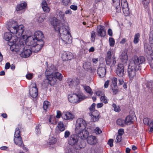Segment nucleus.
<instances>
[{"instance_id":"nucleus-1","label":"nucleus","mask_w":153,"mask_h":153,"mask_svg":"<svg viewBox=\"0 0 153 153\" xmlns=\"http://www.w3.org/2000/svg\"><path fill=\"white\" fill-rule=\"evenodd\" d=\"M145 61V58L142 56H134L130 62L128 69V76L130 80H132L135 77L136 72L141 69L140 64Z\"/></svg>"},{"instance_id":"nucleus-2","label":"nucleus","mask_w":153,"mask_h":153,"mask_svg":"<svg viewBox=\"0 0 153 153\" xmlns=\"http://www.w3.org/2000/svg\"><path fill=\"white\" fill-rule=\"evenodd\" d=\"M45 74L47 75V78L51 85H53L56 82L57 79L61 81L63 76L62 74L58 72L56 67L51 65L49 70L46 69Z\"/></svg>"},{"instance_id":"nucleus-3","label":"nucleus","mask_w":153,"mask_h":153,"mask_svg":"<svg viewBox=\"0 0 153 153\" xmlns=\"http://www.w3.org/2000/svg\"><path fill=\"white\" fill-rule=\"evenodd\" d=\"M87 125L86 121L82 118H78L76 121L75 132L81 139L86 138L89 134L88 131L85 129Z\"/></svg>"},{"instance_id":"nucleus-4","label":"nucleus","mask_w":153,"mask_h":153,"mask_svg":"<svg viewBox=\"0 0 153 153\" xmlns=\"http://www.w3.org/2000/svg\"><path fill=\"white\" fill-rule=\"evenodd\" d=\"M7 28L8 30L11 33L16 34L18 37L20 38L22 36L23 39L24 37H27V36L23 35L24 30V26L22 25H18L17 23L15 21H12L8 23Z\"/></svg>"},{"instance_id":"nucleus-5","label":"nucleus","mask_w":153,"mask_h":153,"mask_svg":"<svg viewBox=\"0 0 153 153\" xmlns=\"http://www.w3.org/2000/svg\"><path fill=\"white\" fill-rule=\"evenodd\" d=\"M12 49L13 51H21V50H23V51L20 53V56L24 58L29 57L32 54V52L30 46H28L27 48L25 47L24 43L22 41H20L19 43L12 45L11 48Z\"/></svg>"},{"instance_id":"nucleus-6","label":"nucleus","mask_w":153,"mask_h":153,"mask_svg":"<svg viewBox=\"0 0 153 153\" xmlns=\"http://www.w3.org/2000/svg\"><path fill=\"white\" fill-rule=\"evenodd\" d=\"M70 32V29L68 27H62L60 32H58L61 34L60 42L62 45L66 46L67 44L72 43V38Z\"/></svg>"},{"instance_id":"nucleus-7","label":"nucleus","mask_w":153,"mask_h":153,"mask_svg":"<svg viewBox=\"0 0 153 153\" xmlns=\"http://www.w3.org/2000/svg\"><path fill=\"white\" fill-rule=\"evenodd\" d=\"M76 134H72L68 138V143L76 149H80L85 146V142L84 141H78L79 136Z\"/></svg>"},{"instance_id":"nucleus-8","label":"nucleus","mask_w":153,"mask_h":153,"mask_svg":"<svg viewBox=\"0 0 153 153\" xmlns=\"http://www.w3.org/2000/svg\"><path fill=\"white\" fill-rule=\"evenodd\" d=\"M85 96L83 94H73L68 96V100L73 104H77L86 98Z\"/></svg>"},{"instance_id":"nucleus-9","label":"nucleus","mask_w":153,"mask_h":153,"mask_svg":"<svg viewBox=\"0 0 153 153\" xmlns=\"http://www.w3.org/2000/svg\"><path fill=\"white\" fill-rule=\"evenodd\" d=\"M105 60L107 65L110 67L115 65L116 63L115 57L112 50H110L107 52L105 57Z\"/></svg>"},{"instance_id":"nucleus-10","label":"nucleus","mask_w":153,"mask_h":153,"mask_svg":"<svg viewBox=\"0 0 153 153\" xmlns=\"http://www.w3.org/2000/svg\"><path fill=\"white\" fill-rule=\"evenodd\" d=\"M20 131L19 128L17 127L16 128L14 136V141L15 143L17 145L21 146L23 142L21 137Z\"/></svg>"},{"instance_id":"nucleus-11","label":"nucleus","mask_w":153,"mask_h":153,"mask_svg":"<svg viewBox=\"0 0 153 153\" xmlns=\"http://www.w3.org/2000/svg\"><path fill=\"white\" fill-rule=\"evenodd\" d=\"M149 41L151 47L147 44L144 46L145 51L147 53H150L151 49L153 51V30L150 33L149 37Z\"/></svg>"},{"instance_id":"nucleus-12","label":"nucleus","mask_w":153,"mask_h":153,"mask_svg":"<svg viewBox=\"0 0 153 153\" xmlns=\"http://www.w3.org/2000/svg\"><path fill=\"white\" fill-rule=\"evenodd\" d=\"M51 23L56 31L58 32H60L62 27H61V23L58 19L55 17L53 18L51 21Z\"/></svg>"},{"instance_id":"nucleus-13","label":"nucleus","mask_w":153,"mask_h":153,"mask_svg":"<svg viewBox=\"0 0 153 153\" xmlns=\"http://www.w3.org/2000/svg\"><path fill=\"white\" fill-rule=\"evenodd\" d=\"M44 44L43 41L37 42L33 46L30 47L32 51L36 53L39 51L42 47Z\"/></svg>"},{"instance_id":"nucleus-14","label":"nucleus","mask_w":153,"mask_h":153,"mask_svg":"<svg viewBox=\"0 0 153 153\" xmlns=\"http://www.w3.org/2000/svg\"><path fill=\"white\" fill-rule=\"evenodd\" d=\"M87 139V143L90 145H95L98 142V140L96 137L93 135H88L87 137L84 139H81L82 140Z\"/></svg>"},{"instance_id":"nucleus-15","label":"nucleus","mask_w":153,"mask_h":153,"mask_svg":"<svg viewBox=\"0 0 153 153\" xmlns=\"http://www.w3.org/2000/svg\"><path fill=\"white\" fill-rule=\"evenodd\" d=\"M117 74L120 77H122L125 74L124 66L123 64L118 65L116 71Z\"/></svg>"},{"instance_id":"nucleus-16","label":"nucleus","mask_w":153,"mask_h":153,"mask_svg":"<svg viewBox=\"0 0 153 153\" xmlns=\"http://www.w3.org/2000/svg\"><path fill=\"white\" fill-rule=\"evenodd\" d=\"M74 55L70 52H64L62 54V58L64 61L70 60L73 58Z\"/></svg>"},{"instance_id":"nucleus-17","label":"nucleus","mask_w":153,"mask_h":153,"mask_svg":"<svg viewBox=\"0 0 153 153\" xmlns=\"http://www.w3.org/2000/svg\"><path fill=\"white\" fill-rule=\"evenodd\" d=\"M29 93L30 96L33 98H35L37 96L38 89L35 83L33 84L32 88L30 89Z\"/></svg>"},{"instance_id":"nucleus-18","label":"nucleus","mask_w":153,"mask_h":153,"mask_svg":"<svg viewBox=\"0 0 153 153\" xmlns=\"http://www.w3.org/2000/svg\"><path fill=\"white\" fill-rule=\"evenodd\" d=\"M37 42V41L35 39H34L33 36H30L27 37L25 43L27 46L32 47Z\"/></svg>"},{"instance_id":"nucleus-19","label":"nucleus","mask_w":153,"mask_h":153,"mask_svg":"<svg viewBox=\"0 0 153 153\" xmlns=\"http://www.w3.org/2000/svg\"><path fill=\"white\" fill-rule=\"evenodd\" d=\"M33 37L37 42L43 41V39L44 38V36L42 33V31H36L34 33Z\"/></svg>"},{"instance_id":"nucleus-20","label":"nucleus","mask_w":153,"mask_h":153,"mask_svg":"<svg viewBox=\"0 0 153 153\" xmlns=\"http://www.w3.org/2000/svg\"><path fill=\"white\" fill-rule=\"evenodd\" d=\"M97 31L98 35L101 37H104L106 35L105 30L104 27L102 25L97 26Z\"/></svg>"},{"instance_id":"nucleus-21","label":"nucleus","mask_w":153,"mask_h":153,"mask_svg":"<svg viewBox=\"0 0 153 153\" xmlns=\"http://www.w3.org/2000/svg\"><path fill=\"white\" fill-rule=\"evenodd\" d=\"M92 121L95 122L98 120L100 115L99 113L97 110H94L89 114Z\"/></svg>"},{"instance_id":"nucleus-22","label":"nucleus","mask_w":153,"mask_h":153,"mask_svg":"<svg viewBox=\"0 0 153 153\" xmlns=\"http://www.w3.org/2000/svg\"><path fill=\"white\" fill-rule=\"evenodd\" d=\"M62 117L65 120H73L74 118V115L69 112H64L62 114Z\"/></svg>"},{"instance_id":"nucleus-23","label":"nucleus","mask_w":153,"mask_h":153,"mask_svg":"<svg viewBox=\"0 0 153 153\" xmlns=\"http://www.w3.org/2000/svg\"><path fill=\"white\" fill-rule=\"evenodd\" d=\"M112 0V5L115 8L116 12L118 13L120 12L121 9L120 5V0Z\"/></svg>"},{"instance_id":"nucleus-24","label":"nucleus","mask_w":153,"mask_h":153,"mask_svg":"<svg viewBox=\"0 0 153 153\" xmlns=\"http://www.w3.org/2000/svg\"><path fill=\"white\" fill-rule=\"evenodd\" d=\"M67 82L70 86L76 85L79 84V79L77 78L73 79L69 78L67 81Z\"/></svg>"},{"instance_id":"nucleus-25","label":"nucleus","mask_w":153,"mask_h":153,"mask_svg":"<svg viewBox=\"0 0 153 153\" xmlns=\"http://www.w3.org/2000/svg\"><path fill=\"white\" fill-rule=\"evenodd\" d=\"M41 6L44 12L46 13H49L50 10V8L48 6L46 1L42 0L41 4Z\"/></svg>"},{"instance_id":"nucleus-26","label":"nucleus","mask_w":153,"mask_h":153,"mask_svg":"<svg viewBox=\"0 0 153 153\" xmlns=\"http://www.w3.org/2000/svg\"><path fill=\"white\" fill-rule=\"evenodd\" d=\"M106 73V70L105 67H100L97 70V74L100 77L105 76Z\"/></svg>"},{"instance_id":"nucleus-27","label":"nucleus","mask_w":153,"mask_h":153,"mask_svg":"<svg viewBox=\"0 0 153 153\" xmlns=\"http://www.w3.org/2000/svg\"><path fill=\"white\" fill-rule=\"evenodd\" d=\"M121 5L124 15L125 16H128L129 13L128 3H124L123 4L122 3Z\"/></svg>"},{"instance_id":"nucleus-28","label":"nucleus","mask_w":153,"mask_h":153,"mask_svg":"<svg viewBox=\"0 0 153 153\" xmlns=\"http://www.w3.org/2000/svg\"><path fill=\"white\" fill-rule=\"evenodd\" d=\"M27 6L26 2H24L18 5L16 7V10L17 11H21V13L24 12Z\"/></svg>"},{"instance_id":"nucleus-29","label":"nucleus","mask_w":153,"mask_h":153,"mask_svg":"<svg viewBox=\"0 0 153 153\" xmlns=\"http://www.w3.org/2000/svg\"><path fill=\"white\" fill-rule=\"evenodd\" d=\"M46 17V15L44 13L40 15L38 14L36 15V17L35 18L36 20L39 22L41 23L44 21Z\"/></svg>"},{"instance_id":"nucleus-30","label":"nucleus","mask_w":153,"mask_h":153,"mask_svg":"<svg viewBox=\"0 0 153 153\" xmlns=\"http://www.w3.org/2000/svg\"><path fill=\"white\" fill-rule=\"evenodd\" d=\"M128 58L127 52L126 51H123L120 55V59L124 63H126L127 61Z\"/></svg>"},{"instance_id":"nucleus-31","label":"nucleus","mask_w":153,"mask_h":153,"mask_svg":"<svg viewBox=\"0 0 153 153\" xmlns=\"http://www.w3.org/2000/svg\"><path fill=\"white\" fill-rule=\"evenodd\" d=\"M146 87L149 92L153 93V82L152 81L147 82L146 83Z\"/></svg>"},{"instance_id":"nucleus-32","label":"nucleus","mask_w":153,"mask_h":153,"mask_svg":"<svg viewBox=\"0 0 153 153\" xmlns=\"http://www.w3.org/2000/svg\"><path fill=\"white\" fill-rule=\"evenodd\" d=\"M132 120V117L131 116H128L126 118L124 123L127 125H130L133 123Z\"/></svg>"},{"instance_id":"nucleus-33","label":"nucleus","mask_w":153,"mask_h":153,"mask_svg":"<svg viewBox=\"0 0 153 153\" xmlns=\"http://www.w3.org/2000/svg\"><path fill=\"white\" fill-rule=\"evenodd\" d=\"M57 129L61 131H62L65 129V125L63 122H59L57 126Z\"/></svg>"},{"instance_id":"nucleus-34","label":"nucleus","mask_w":153,"mask_h":153,"mask_svg":"<svg viewBox=\"0 0 153 153\" xmlns=\"http://www.w3.org/2000/svg\"><path fill=\"white\" fill-rule=\"evenodd\" d=\"M12 35L10 33H6L4 34V38L5 40L9 41L12 39Z\"/></svg>"},{"instance_id":"nucleus-35","label":"nucleus","mask_w":153,"mask_h":153,"mask_svg":"<svg viewBox=\"0 0 153 153\" xmlns=\"http://www.w3.org/2000/svg\"><path fill=\"white\" fill-rule=\"evenodd\" d=\"M82 86L84 88V89L87 92L89 93L91 95H92V91L90 87H89L88 86L84 85H82Z\"/></svg>"},{"instance_id":"nucleus-36","label":"nucleus","mask_w":153,"mask_h":153,"mask_svg":"<svg viewBox=\"0 0 153 153\" xmlns=\"http://www.w3.org/2000/svg\"><path fill=\"white\" fill-rule=\"evenodd\" d=\"M140 36V34L138 33H137L134 35L133 40V42L134 44H136L138 42Z\"/></svg>"},{"instance_id":"nucleus-37","label":"nucleus","mask_w":153,"mask_h":153,"mask_svg":"<svg viewBox=\"0 0 153 153\" xmlns=\"http://www.w3.org/2000/svg\"><path fill=\"white\" fill-rule=\"evenodd\" d=\"M142 4L145 8H147L150 2V0H142Z\"/></svg>"},{"instance_id":"nucleus-38","label":"nucleus","mask_w":153,"mask_h":153,"mask_svg":"<svg viewBox=\"0 0 153 153\" xmlns=\"http://www.w3.org/2000/svg\"><path fill=\"white\" fill-rule=\"evenodd\" d=\"M50 105V102L47 101H45L44 102L43 105V108L46 111L47 109L49 108Z\"/></svg>"},{"instance_id":"nucleus-39","label":"nucleus","mask_w":153,"mask_h":153,"mask_svg":"<svg viewBox=\"0 0 153 153\" xmlns=\"http://www.w3.org/2000/svg\"><path fill=\"white\" fill-rule=\"evenodd\" d=\"M65 14L62 11H59L58 15L60 18L61 20L65 21L66 19V18L65 16Z\"/></svg>"},{"instance_id":"nucleus-40","label":"nucleus","mask_w":153,"mask_h":153,"mask_svg":"<svg viewBox=\"0 0 153 153\" xmlns=\"http://www.w3.org/2000/svg\"><path fill=\"white\" fill-rule=\"evenodd\" d=\"M111 88L113 91V93L114 94H117L120 91L118 89L117 86H111Z\"/></svg>"},{"instance_id":"nucleus-41","label":"nucleus","mask_w":153,"mask_h":153,"mask_svg":"<svg viewBox=\"0 0 153 153\" xmlns=\"http://www.w3.org/2000/svg\"><path fill=\"white\" fill-rule=\"evenodd\" d=\"M41 125L38 124L36 125V128L35 131L37 134H39L41 133Z\"/></svg>"},{"instance_id":"nucleus-42","label":"nucleus","mask_w":153,"mask_h":153,"mask_svg":"<svg viewBox=\"0 0 153 153\" xmlns=\"http://www.w3.org/2000/svg\"><path fill=\"white\" fill-rule=\"evenodd\" d=\"M49 122L50 123L54 125H56L57 123L55 118L53 116H50L49 119Z\"/></svg>"},{"instance_id":"nucleus-43","label":"nucleus","mask_w":153,"mask_h":153,"mask_svg":"<svg viewBox=\"0 0 153 153\" xmlns=\"http://www.w3.org/2000/svg\"><path fill=\"white\" fill-rule=\"evenodd\" d=\"M116 123L118 125L120 126L121 127H123L124 125V123L125 122H124V120L122 119H118L117 120Z\"/></svg>"},{"instance_id":"nucleus-44","label":"nucleus","mask_w":153,"mask_h":153,"mask_svg":"<svg viewBox=\"0 0 153 153\" xmlns=\"http://www.w3.org/2000/svg\"><path fill=\"white\" fill-rule=\"evenodd\" d=\"M96 36V33L94 31H93L91 32V39L92 42H94L95 37Z\"/></svg>"},{"instance_id":"nucleus-45","label":"nucleus","mask_w":153,"mask_h":153,"mask_svg":"<svg viewBox=\"0 0 153 153\" xmlns=\"http://www.w3.org/2000/svg\"><path fill=\"white\" fill-rule=\"evenodd\" d=\"M117 79L116 77H113L111 79L112 83L111 86H117Z\"/></svg>"},{"instance_id":"nucleus-46","label":"nucleus","mask_w":153,"mask_h":153,"mask_svg":"<svg viewBox=\"0 0 153 153\" xmlns=\"http://www.w3.org/2000/svg\"><path fill=\"white\" fill-rule=\"evenodd\" d=\"M100 100L101 102L104 103H108L107 98L104 95L100 97Z\"/></svg>"},{"instance_id":"nucleus-47","label":"nucleus","mask_w":153,"mask_h":153,"mask_svg":"<svg viewBox=\"0 0 153 153\" xmlns=\"http://www.w3.org/2000/svg\"><path fill=\"white\" fill-rule=\"evenodd\" d=\"M109 42L110 46L111 47H113L115 44L114 39L112 38H109Z\"/></svg>"},{"instance_id":"nucleus-48","label":"nucleus","mask_w":153,"mask_h":153,"mask_svg":"<svg viewBox=\"0 0 153 153\" xmlns=\"http://www.w3.org/2000/svg\"><path fill=\"white\" fill-rule=\"evenodd\" d=\"M113 107L114 108V110L116 112H118L120 111V108L119 106L116 105L115 104H113L112 105Z\"/></svg>"},{"instance_id":"nucleus-49","label":"nucleus","mask_w":153,"mask_h":153,"mask_svg":"<svg viewBox=\"0 0 153 153\" xmlns=\"http://www.w3.org/2000/svg\"><path fill=\"white\" fill-rule=\"evenodd\" d=\"M94 132L96 134H101L102 131L98 127H96L94 129Z\"/></svg>"},{"instance_id":"nucleus-50","label":"nucleus","mask_w":153,"mask_h":153,"mask_svg":"<svg viewBox=\"0 0 153 153\" xmlns=\"http://www.w3.org/2000/svg\"><path fill=\"white\" fill-rule=\"evenodd\" d=\"M56 142V140L55 138L52 137L51 138H50L49 143L50 145L54 144Z\"/></svg>"},{"instance_id":"nucleus-51","label":"nucleus","mask_w":153,"mask_h":153,"mask_svg":"<svg viewBox=\"0 0 153 153\" xmlns=\"http://www.w3.org/2000/svg\"><path fill=\"white\" fill-rule=\"evenodd\" d=\"M95 105L96 104L95 103H93L89 107V109L91 112L95 110Z\"/></svg>"},{"instance_id":"nucleus-52","label":"nucleus","mask_w":153,"mask_h":153,"mask_svg":"<svg viewBox=\"0 0 153 153\" xmlns=\"http://www.w3.org/2000/svg\"><path fill=\"white\" fill-rule=\"evenodd\" d=\"M33 74L32 73H29L26 75V78L28 79H31L33 77Z\"/></svg>"},{"instance_id":"nucleus-53","label":"nucleus","mask_w":153,"mask_h":153,"mask_svg":"<svg viewBox=\"0 0 153 153\" xmlns=\"http://www.w3.org/2000/svg\"><path fill=\"white\" fill-rule=\"evenodd\" d=\"M122 137L120 135H118L116 137V143L120 142L122 140Z\"/></svg>"},{"instance_id":"nucleus-54","label":"nucleus","mask_w":153,"mask_h":153,"mask_svg":"<svg viewBox=\"0 0 153 153\" xmlns=\"http://www.w3.org/2000/svg\"><path fill=\"white\" fill-rule=\"evenodd\" d=\"M114 140L112 139H109L108 142V144L109 145L110 147L113 146Z\"/></svg>"},{"instance_id":"nucleus-55","label":"nucleus","mask_w":153,"mask_h":153,"mask_svg":"<svg viewBox=\"0 0 153 153\" xmlns=\"http://www.w3.org/2000/svg\"><path fill=\"white\" fill-rule=\"evenodd\" d=\"M63 4L65 5H67L70 2V0H61Z\"/></svg>"},{"instance_id":"nucleus-56","label":"nucleus","mask_w":153,"mask_h":153,"mask_svg":"<svg viewBox=\"0 0 153 153\" xmlns=\"http://www.w3.org/2000/svg\"><path fill=\"white\" fill-rule=\"evenodd\" d=\"M71 133L68 131H66L65 132L64 137L67 138L69 137L70 134Z\"/></svg>"},{"instance_id":"nucleus-57","label":"nucleus","mask_w":153,"mask_h":153,"mask_svg":"<svg viewBox=\"0 0 153 153\" xmlns=\"http://www.w3.org/2000/svg\"><path fill=\"white\" fill-rule=\"evenodd\" d=\"M96 94L98 96H103V92L100 91H97L96 92Z\"/></svg>"},{"instance_id":"nucleus-58","label":"nucleus","mask_w":153,"mask_h":153,"mask_svg":"<svg viewBox=\"0 0 153 153\" xmlns=\"http://www.w3.org/2000/svg\"><path fill=\"white\" fill-rule=\"evenodd\" d=\"M124 132L123 129H120L118 130V135H120L121 136L123 134Z\"/></svg>"},{"instance_id":"nucleus-59","label":"nucleus","mask_w":153,"mask_h":153,"mask_svg":"<svg viewBox=\"0 0 153 153\" xmlns=\"http://www.w3.org/2000/svg\"><path fill=\"white\" fill-rule=\"evenodd\" d=\"M70 8L74 10H77V7L76 5H72L70 6Z\"/></svg>"},{"instance_id":"nucleus-60","label":"nucleus","mask_w":153,"mask_h":153,"mask_svg":"<svg viewBox=\"0 0 153 153\" xmlns=\"http://www.w3.org/2000/svg\"><path fill=\"white\" fill-rule=\"evenodd\" d=\"M57 114L56 116V117L57 118H59L60 117L61 115V112L59 111H56Z\"/></svg>"},{"instance_id":"nucleus-61","label":"nucleus","mask_w":153,"mask_h":153,"mask_svg":"<svg viewBox=\"0 0 153 153\" xmlns=\"http://www.w3.org/2000/svg\"><path fill=\"white\" fill-rule=\"evenodd\" d=\"M143 122L144 124L148 125L149 123V120L147 118H145L143 120Z\"/></svg>"},{"instance_id":"nucleus-62","label":"nucleus","mask_w":153,"mask_h":153,"mask_svg":"<svg viewBox=\"0 0 153 153\" xmlns=\"http://www.w3.org/2000/svg\"><path fill=\"white\" fill-rule=\"evenodd\" d=\"M92 60L94 63L96 64L98 62V58H93Z\"/></svg>"},{"instance_id":"nucleus-63","label":"nucleus","mask_w":153,"mask_h":153,"mask_svg":"<svg viewBox=\"0 0 153 153\" xmlns=\"http://www.w3.org/2000/svg\"><path fill=\"white\" fill-rule=\"evenodd\" d=\"M108 35L110 36H111L112 35V31L111 29L109 28L108 29Z\"/></svg>"},{"instance_id":"nucleus-64","label":"nucleus","mask_w":153,"mask_h":153,"mask_svg":"<svg viewBox=\"0 0 153 153\" xmlns=\"http://www.w3.org/2000/svg\"><path fill=\"white\" fill-rule=\"evenodd\" d=\"M10 66V64L9 63H7L5 65V68L6 69H8L9 68Z\"/></svg>"}]
</instances>
